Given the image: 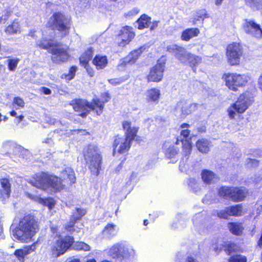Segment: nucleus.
I'll return each instance as SVG.
<instances>
[{
  "mask_svg": "<svg viewBox=\"0 0 262 262\" xmlns=\"http://www.w3.org/2000/svg\"><path fill=\"white\" fill-rule=\"evenodd\" d=\"M38 230V223L34 217L27 215L20 219L18 226L13 230V235L17 240L27 243L31 239Z\"/></svg>",
  "mask_w": 262,
  "mask_h": 262,
  "instance_id": "1",
  "label": "nucleus"
},
{
  "mask_svg": "<svg viewBox=\"0 0 262 262\" xmlns=\"http://www.w3.org/2000/svg\"><path fill=\"white\" fill-rule=\"evenodd\" d=\"M33 186L43 190L60 191L63 188L61 179L45 172L36 174L29 181Z\"/></svg>",
  "mask_w": 262,
  "mask_h": 262,
  "instance_id": "2",
  "label": "nucleus"
},
{
  "mask_svg": "<svg viewBox=\"0 0 262 262\" xmlns=\"http://www.w3.org/2000/svg\"><path fill=\"white\" fill-rule=\"evenodd\" d=\"M36 45L39 48L48 50L52 54V61L55 63H60L66 61L69 58V55L66 49L56 47L53 41L50 39L42 38L36 41Z\"/></svg>",
  "mask_w": 262,
  "mask_h": 262,
  "instance_id": "3",
  "label": "nucleus"
},
{
  "mask_svg": "<svg viewBox=\"0 0 262 262\" xmlns=\"http://www.w3.org/2000/svg\"><path fill=\"white\" fill-rule=\"evenodd\" d=\"M84 156L85 160L89 164L91 172L94 175L98 176L100 172L101 163V156L98 147L94 145H89L84 151Z\"/></svg>",
  "mask_w": 262,
  "mask_h": 262,
  "instance_id": "4",
  "label": "nucleus"
},
{
  "mask_svg": "<svg viewBox=\"0 0 262 262\" xmlns=\"http://www.w3.org/2000/svg\"><path fill=\"white\" fill-rule=\"evenodd\" d=\"M253 98L248 93L240 95L237 100L228 108L229 117L230 119L235 118L236 113H244L253 102Z\"/></svg>",
  "mask_w": 262,
  "mask_h": 262,
  "instance_id": "5",
  "label": "nucleus"
},
{
  "mask_svg": "<svg viewBox=\"0 0 262 262\" xmlns=\"http://www.w3.org/2000/svg\"><path fill=\"white\" fill-rule=\"evenodd\" d=\"M226 86L231 90L237 91L238 87H242L251 80L249 74H238L236 73H228L224 75Z\"/></svg>",
  "mask_w": 262,
  "mask_h": 262,
  "instance_id": "6",
  "label": "nucleus"
},
{
  "mask_svg": "<svg viewBox=\"0 0 262 262\" xmlns=\"http://www.w3.org/2000/svg\"><path fill=\"white\" fill-rule=\"evenodd\" d=\"M74 243V238L71 236H67L62 238L59 235L58 239H56L51 248L52 256L58 257L63 254Z\"/></svg>",
  "mask_w": 262,
  "mask_h": 262,
  "instance_id": "7",
  "label": "nucleus"
},
{
  "mask_svg": "<svg viewBox=\"0 0 262 262\" xmlns=\"http://www.w3.org/2000/svg\"><path fill=\"white\" fill-rule=\"evenodd\" d=\"M69 23L70 20L68 18L60 13H56L50 17L49 25L53 29H57L66 35L69 32Z\"/></svg>",
  "mask_w": 262,
  "mask_h": 262,
  "instance_id": "8",
  "label": "nucleus"
},
{
  "mask_svg": "<svg viewBox=\"0 0 262 262\" xmlns=\"http://www.w3.org/2000/svg\"><path fill=\"white\" fill-rule=\"evenodd\" d=\"M226 55L228 63L232 66L238 64L243 55V49L239 43L233 42L227 48Z\"/></svg>",
  "mask_w": 262,
  "mask_h": 262,
  "instance_id": "9",
  "label": "nucleus"
},
{
  "mask_svg": "<svg viewBox=\"0 0 262 262\" xmlns=\"http://www.w3.org/2000/svg\"><path fill=\"white\" fill-rule=\"evenodd\" d=\"M70 104L75 111L79 112V115L82 117H86L90 110H97L94 102L90 103L86 100L81 99L73 100Z\"/></svg>",
  "mask_w": 262,
  "mask_h": 262,
  "instance_id": "10",
  "label": "nucleus"
},
{
  "mask_svg": "<svg viewBox=\"0 0 262 262\" xmlns=\"http://www.w3.org/2000/svg\"><path fill=\"white\" fill-rule=\"evenodd\" d=\"M135 37L133 29L130 26H125L120 31L117 38V42L119 46L124 47L128 44Z\"/></svg>",
  "mask_w": 262,
  "mask_h": 262,
  "instance_id": "11",
  "label": "nucleus"
},
{
  "mask_svg": "<svg viewBox=\"0 0 262 262\" xmlns=\"http://www.w3.org/2000/svg\"><path fill=\"white\" fill-rule=\"evenodd\" d=\"M198 104L195 103H189L186 101H180L176 106V110L181 118H185L187 115L195 112Z\"/></svg>",
  "mask_w": 262,
  "mask_h": 262,
  "instance_id": "12",
  "label": "nucleus"
},
{
  "mask_svg": "<svg viewBox=\"0 0 262 262\" xmlns=\"http://www.w3.org/2000/svg\"><path fill=\"white\" fill-rule=\"evenodd\" d=\"M244 32L254 37L259 38L262 37V30L259 25L253 20L246 19L243 24Z\"/></svg>",
  "mask_w": 262,
  "mask_h": 262,
  "instance_id": "13",
  "label": "nucleus"
},
{
  "mask_svg": "<svg viewBox=\"0 0 262 262\" xmlns=\"http://www.w3.org/2000/svg\"><path fill=\"white\" fill-rule=\"evenodd\" d=\"M133 141L125 137H117L114 142V152L122 154L128 151Z\"/></svg>",
  "mask_w": 262,
  "mask_h": 262,
  "instance_id": "14",
  "label": "nucleus"
},
{
  "mask_svg": "<svg viewBox=\"0 0 262 262\" xmlns=\"http://www.w3.org/2000/svg\"><path fill=\"white\" fill-rule=\"evenodd\" d=\"M164 65V61L158 60L157 64L151 69L147 76L148 81H160L163 78Z\"/></svg>",
  "mask_w": 262,
  "mask_h": 262,
  "instance_id": "15",
  "label": "nucleus"
},
{
  "mask_svg": "<svg viewBox=\"0 0 262 262\" xmlns=\"http://www.w3.org/2000/svg\"><path fill=\"white\" fill-rule=\"evenodd\" d=\"M121 248V257L123 262H130L135 258L136 252L132 246L122 244Z\"/></svg>",
  "mask_w": 262,
  "mask_h": 262,
  "instance_id": "16",
  "label": "nucleus"
},
{
  "mask_svg": "<svg viewBox=\"0 0 262 262\" xmlns=\"http://www.w3.org/2000/svg\"><path fill=\"white\" fill-rule=\"evenodd\" d=\"M122 126L125 130V137L134 140L137 135L139 127L134 123L128 121H124L122 123Z\"/></svg>",
  "mask_w": 262,
  "mask_h": 262,
  "instance_id": "17",
  "label": "nucleus"
},
{
  "mask_svg": "<svg viewBox=\"0 0 262 262\" xmlns=\"http://www.w3.org/2000/svg\"><path fill=\"white\" fill-rule=\"evenodd\" d=\"M26 195L31 200L44 206H47L50 210H51L55 205V202L54 200L51 198L43 199L39 196L35 195L28 192L26 193Z\"/></svg>",
  "mask_w": 262,
  "mask_h": 262,
  "instance_id": "18",
  "label": "nucleus"
},
{
  "mask_svg": "<svg viewBox=\"0 0 262 262\" xmlns=\"http://www.w3.org/2000/svg\"><path fill=\"white\" fill-rule=\"evenodd\" d=\"M161 91L158 88H151L148 90L145 94L146 99L148 102L158 103L161 97Z\"/></svg>",
  "mask_w": 262,
  "mask_h": 262,
  "instance_id": "19",
  "label": "nucleus"
},
{
  "mask_svg": "<svg viewBox=\"0 0 262 262\" xmlns=\"http://www.w3.org/2000/svg\"><path fill=\"white\" fill-rule=\"evenodd\" d=\"M76 211V214L73 215L70 222L66 226V229L71 233L76 231L74 227L75 220H79L85 213V210L80 208H77Z\"/></svg>",
  "mask_w": 262,
  "mask_h": 262,
  "instance_id": "20",
  "label": "nucleus"
},
{
  "mask_svg": "<svg viewBox=\"0 0 262 262\" xmlns=\"http://www.w3.org/2000/svg\"><path fill=\"white\" fill-rule=\"evenodd\" d=\"M2 189L1 195L3 201H5L10 196L11 193V185L9 180L6 178H2L0 180Z\"/></svg>",
  "mask_w": 262,
  "mask_h": 262,
  "instance_id": "21",
  "label": "nucleus"
},
{
  "mask_svg": "<svg viewBox=\"0 0 262 262\" xmlns=\"http://www.w3.org/2000/svg\"><path fill=\"white\" fill-rule=\"evenodd\" d=\"M102 101H100L98 98L93 99L94 103L96 108V113L98 115H100L103 111L104 107V103L108 101L110 96L107 93H104L102 94Z\"/></svg>",
  "mask_w": 262,
  "mask_h": 262,
  "instance_id": "22",
  "label": "nucleus"
},
{
  "mask_svg": "<svg viewBox=\"0 0 262 262\" xmlns=\"http://www.w3.org/2000/svg\"><path fill=\"white\" fill-rule=\"evenodd\" d=\"M118 232V228L114 224H108L102 231V235L104 238H111L115 236Z\"/></svg>",
  "mask_w": 262,
  "mask_h": 262,
  "instance_id": "23",
  "label": "nucleus"
},
{
  "mask_svg": "<svg viewBox=\"0 0 262 262\" xmlns=\"http://www.w3.org/2000/svg\"><path fill=\"white\" fill-rule=\"evenodd\" d=\"M200 32V30L198 28H192L186 29L182 32L181 38L182 40L188 41L191 38L198 36Z\"/></svg>",
  "mask_w": 262,
  "mask_h": 262,
  "instance_id": "24",
  "label": "nucleus"
},
{
  "mask_svg": "<svg viewBox=\"0 0 262 262\" xmlns=\"http://www.w3.org/2000/svg\"><path fill=\"white\" fill-rule=\"evenodd\" d=\"M203 181L207 184L215 183L218 180V177L212 171L204 169L201 173Z\"/></svg>",
  "mask_w": 262,
  "mask_h": 262,
  "instance_id": "25",
  "label": "nucleus"
},
{
  "mask_svg": "<svg viewBox=\"0 0 262 262\" xmlns=\"http://www.w3.org/2000/svg\"><path fill=\"white\" fill-rule=\"evenodd\" d=\"M248 191L246 188H233L232 191V200L234 202H239L244 200Z\"/></svg>",
  "mask_w": 262,
  "mask_h": 262,
  "instance_id": "26",
  "label": "nucleus"
},
{
  "mask_svg": "<svg viewBox=\"0 0 262 262\" xmlns=\"http://www.w3.org/2000/svg\"><path fill=\"white\" fill-rule=\"evenodd\" d=\"M144 50H145V48L142 47L134 50L130 52L126 57H125L124 62L126 63L129 64L135 63Z\"/></svg>",
  "mask_w": 262,
  "mask_h": 262,
  "instance_id": "27",
  "label": "nucleus"
},
{
  "mask_svg": "<svg viewBox=\"0 0 262 262\" xmlns=\"http://www.w3.org/2000/svg\"><path fill=\"white\" fill-rule=\"evenodd\" d=\"M93 63L97 70H100L106 67L108 63V60L106 56L98 55L95 57Z\"/></svg>",
  "mask_w": 262,
  "mask_h": 262,
  "instance_id": "28",
  "label": "nucleus"
},
{
  "mask_svg": "<svg viewBox=\"0 0 262 262\" xmlns=\"http://www.w3.org/2000/svg\"><path fill=\"white\" fill-rule=\"evenodd\" d=\"M187 183L190 190L194 193H198L202 189V184L199 179L190 178L188 180Z\"/></svg>",
  "mask_w": 262,
  "mask_h": 262,
  "instance_id": "29",
  "label": "nucleus"
},
{
  "mask_svg": "<svg viewBox=\"0 0 262 262\" xmlns=\"http://www.w3.org/2000/svg\"><path fill=\"white\" fill-rule=\"evenodd\" d=\"M198 149L202 153H207L210 150V143L205 139H201L196 143Z\"/></svg>",
  "mask_w": 262,
  "mask_h": 262,
  "instance_id": "30",
  "label": "nucleus"
},
{
  "mask_svg": "<svg viewBox=\"0 0 262 262\" xmlns=\"http://www.w3.org/2000/svg\"><path fill=\"white\" fill-rule=\"evenodd\" d=\"M34 245H32L30 248H26L24 249H20L16 250L14 252V255L21 261H23L25 256L28 255L31 250L34 249Z\"/></svg>",
  "mask_w": 262,
  "mask_h": 262,
  "instance_id": "31",
  "label": "nucleus"
},
{
  "mask_svg": "<svg viewBox=\"0 0 262 262\" xmlns=\"http://www.w3.org/2000/svg\"><path fill=\"white\" fill-rule=\"evenodd\" d=\"M174 56L181 62L187 63L189 60L190 53L187 52L186 49L183 48L180 49L179 52L176 53Z\"/></svg>",
  "mask_w": 262,
  "mask_h": 262,
  "instance_id": "32",
  "label": "nucleus"
},
{
  "mask_svg": "<svg viewBox=\"0 0 262 262\" xmlns=\"http://www.w3.org/2000/svg\"><path fill=\"white\" fill-rule=\"evenodd\" d=\"M121 246H122V244H115L108 250V254L113 258L121 257Z\"/></svg>",
  "mask_w": 262,
  "mask_h": 262,
  "instance_id": "33",
  "label": "nucleus"
},
{
  "mask_svg": "<svg viewBox=\"0 0 262 262\" xmlns=\"http://www.w3.org/2000/svg\"><path fill=\"white\" fill-rule=\"evenodd\" d=\"M93 56V51L89 49L83 53L79 58L80 64L85 68H86L88 63Z\"/></svg>",
  "mask_w": 262,
  "mask_h": 262,
  "instance_id": "34",
  "label": "nucleus"
},
{
  "mask_svg": "<svg viewBox=\"0 0 262 262\" xmlns=\"http://www.w3.org/2000/svg\"><path fill=\"white\" fill-rule=\"evenodd\" d=\"M61 177L66 179H68L70 183H74L75 182L76 178L75 176L74 171L70 167L66 168L61 173Z\"/></svg>",
  "mask_w": 262,
  "mask_h": 262,
  "instance_id": "35",
  "label": "nucleus"
},
{
  "mask_svg": "<svg viewBox=\"0 0 262 262\" xmlns=\"http://www.w3.org/2000/svg\"><path fill=\"white\" fill-rule=\"evenodd\" d=\"M228 228L231 233L237 235H241L244 229L242 224L236 223H229Z\"/></svg>",
  "mask_w": 262,
  "mask_h": 262,
  "instance_id": "36",
  "label": "nucleus"
},
{
  "mask_svg": "<svg viewBox=\"0 0 262 262\" xmlns=\"http://www.w3.org/2000/svg\"><path fill=\"white\" fill-rule=\"evenodd\" d=\"M181 141L183 144V155L186 160H187L192 150L191 144L189 140L186 139H182Z\"/></svg>",
  "mask_w": 262,
  "mask_h": 262,
  "instance_id": "37",
  "label": "nucleus"
},
{
  "mask_svg": "<svg viewBox=\"0 0 262 262\" xmlns=\"http://www.w3.org/2000/svg\"><path fill=\"white\" fill-rule=\"evenodd\" d=\"M138 28L143 29L149 27L150 24V18L146 15H142L137 20Z\"/></svg>",
  "mask_w": 262,
  "mask_h": 262,
  "instance_id": "38",
  "label": "nucleus"
},
{
  "mask_svg": "<svg viewBox=\"0 0 262 262\" xmlns=\"http://www.w3.org/2000/svg\"><path fill=\"white\" fill-rule=\"evenodd\" d=\"M230 216H241L243 214V207L241 204L228 207Z\"/></svg>",
  "mask_w": 262,
  "mask_h": 262,
  "instance_id": "39",
  "label": "nucleus"
},
{
  "mask_svg": "<svg viewBox=\"0 0 262 262\" xmlns=\"http://www.w3.org/2000/svg\"><path fill=\"white\" fill-rule=\"evenodd\" d=\"M233 188L225 186L222 187L219 190V193L221 196L225 199L232 200Z\"/></svg>",
  "mask_w": 262,
  "mask_h": 262,
  "instance_id": "40",
  "label": "nucleus"
},
{
  "mask_svg": "<svg viewBox=\"0 0 262 262\" xmlns=\"http://www.w3.org/2000/svg\"><path fill=\"white\" fill-rule=\"evenodd\" d=\"M8 34H13L19 32V25L18 22L15 20L11 25H9L5 29Z\"/></svg>",
  "mask_w": 262,
  "mask_h": 262,
  "instance_id": "41",
  "label": "nucleus"
},
{
  "mask_svg": "<svg viewBox=\"0 0 262 262\" xmlns=\"http://www.w3.org/2000/svg\"><path fill=\"white\" fill-rule=\"evenodd\" d=\"M12 105L16 110L20 109L24 107L25 102L22 98L16 97L13 99Z\"/></svg>",
  "mask_w": 262,
  "mask_h": 262,
  "instance_id": "42",
  "label": "nucleus"
},
{
  "mask_svg": "<svg viewBox=\"0 0 262 262\" xmlns=\"http://www.w3.org/2000/svg\"><path fill=\"white\" fill-rule=\"evenodd\" d=\"M201 61L202 59L200 57L190 53V56L187 63H189L190 66L193 67L201 63Z\"/></svg>",
  "mask_w": 262,
  "mask_h": 262,
  "instance_id": "43",
  "label": "nucleus"
},
{
  "mask_svg": "<svg viewBox=\"0 0 262 262\" xmlns=\"http://www.w3.org/2000/svg\"><path fill=\"white\" fill-rule=\"evenodd\" d=\"M74 248L78 250L87 251L90 250V246L84 242H80L74 244Z\"/></svg>",
  "mask_w": 262,
  "mask_h": 262,
  "instance_id": "44",
  "label": "nucleus"
},
{
  "mask_svg": "<svg viewBox=\"0 0 262 262\" xmlns=\"http://www.w3.org/2000/svg\"><path fill=\"white\" fill-rule=\"evenodd\" d=\"M179 150L175 147H170L168 148L166 151V156L168 158H176L178 154Z\"/></svg>",
  "mask_w": 262,
  "mask_h": 262,
  "instance_id": "45",
  "label": "nucleus"
},
{
  "mask_svg": "<svg viewBox=\"0 0 262 262\" xmlns=\"http://www.w3.org/2000/svg\"><path fill=\"white\" fill-rule=\"evenodd\" d=\"M19 59L12 58L8 60V66L9 70L11 71H14L17 66Z\"/></svg>",
  "mask_w": 262,
  "mask_h": 262,
  "instance_id": "46",
  "label": "nucleus"
},
{
  "mask_svg": "<svg viewBox=\"0 0 262 262\" xmlns=\"http://www.w3.org/2000/svg\"><path fill=\"white\" fill-rule=\"evenodd\" d=\"M247 258L245 256L242 255H235L231 256L228 262H246Z\"/></svg>",
  "mask_w": 262,
  "mask_h": 262,
  "instance_id": "47",
  "label": "nucleus"
},
{
  "mask_svg": "<svg viewBox=\"0 0 262 262\" xmlns=\"http://www.w3.org/2000/svg\"><path fill=\"white\" fill-rule=\"evenodd\" d=\"M139 12V9L134 8L127 12L124 13V17L127 19H131Z\"/></svg>",
  "mask_w": 262,
  "mask_h": 262,
  "instance_id": "48",
  "label": "nucleus"
},
{
  "mask_svg": "<svg viewBox=\"0 0 262 262\" xmlns=\"http://www.w3.org/2000/svg\"><path fill=\"white\" fill-rule=\"evenodd\" d=\"M204 217L201 213H198L195 215L193 219V223L194 226H199L203 225V220Z\"/></svg>",
  "mask_w": 262,
  "mask_h": 262,
  "instance_id": "49",
  "label": "nucleus"
},
{
  "mask_svg": "<svg viewBox=\"0 0 262 262\" xmlns=\"http://www.w3.org/2000/svg\"><path fill=\"white\" fill-rule=\"evenodd\" d=\"M183 47H180L176 44H171L167 47V51L171 53H174V55L176 53L179 52L180 49H182Z\"/></svg>",
  "mask_w": 262,
  "mask_h": 262,
  "instance_id": "50",
  "label": "nucleus"
},
{
  "mask_svg": "<svg viewBox=\"0 0 262 262\" xmlns=\"http://www.w3.org/2000/svg\"><path fill=\"white\" fill-rule=\"evenodd\" d=\"M246 4L251 8L257 7L262 4V0H245Z\"/></svg>",
  "mask_w": 262,
  "mask_h": 262,
  "instance_id": "51",
  "label": "nucleus"
},
{
  "mask_svg": "<svg viewBox=\"0 0 262 262\" xmlns=\"http://www.w3.org/2000/svg\"><path fill=\"white\" fill-rule=\"evenodd\" d=\"M217 214L220 218L227 219L228 216H230L229 211L228 210V207L219 211Z\"/></svg>",
  "mask_w": 262,
  "mask_h": 262,
  "instance_id": "52",
  "label": "nucleus"
},
{
  "mask_svg": "<svg viewBox=\"0 0 262 262\" xmlns=\"http://www.w3.org/2000/svg\"><path fill=\"white\" fill-rule=\"evenodd\" d=\"M238 249L237 246L234 243H229L227 244L225 250L229 252V254Z\"/></svg>",
  "mask_w": 262,
  "mask_h": 262,
  "instance_id": "53",
  "label": "nucleus"
},
{
  "mask_svg": "<svg viewBox=\"0 0 262 262\" xmlns=\"http://www.w3.org/2000/svg\"><path fill=\"white\" fill-rule=\"evenodd\" d=\"M10 14L11 12L10 11L5 10L4 14L2 16H0V23H5L8 20Z\"/></svg>",
  "mask_w": 262,
  "mask_h": 262,
  "instance_id": "54",
  "label": "nucleus"
},
{
  "mask_svg": "<svg viewBox=\"0 0 262 262\" xmlns=\"http://www.w3.org/2000/svg\"><path fill=\"white\" fill-rule=\"evenodd\" d=\"M184 223V221L183 220H177L173 222V223L172 224V227L173 228H181V227H183V224Z\"/></svg>",
  "mask_w": 262,
  "mask_h": 262,
  "instance_id": "55",
  "label": "nucleus"
},
{
  "mask_svg": "<svg viewBox=\"0 0 262 262\" xmlns=\"http://www.w3.org/2000/svg\"><path fill=\"white\" fill-rule=\"evenodd\" d=\"M76 71V68L75 67H72L70 68L69 70V73L68 75H67V79L69 80H71L74 77Z\"/></svg>",
  "mask_w": 262,
  "mask_h": 262,
  "instance_id": "56",
  "label": "nucleus"
},
{
  "mask_svg": "<svg viewBox=\"0 0 262 262\" xmlns=\"http://www.w3.org/2000/svg\"><path fill=\"white\" fill-rule=\"evenodd\" d=\"M207 13H206V10H199L198 12H197V16L198 17V18L197 19L198 20H199V18H204L205 17H207Z\"/></svg>",
  "mask_w": 262,
  "mask_h": 262,
  "instance_id": "57",
  "label": "nucleus"
},
{
  "mask_svg": "<svg viewBox=\"0 0 262 262\" xmlns=\"http://www.w3.org/2000/svg\"><path fill=\"white\" fill-rule=\"evenodd\" d=\"M109 82L113 85H118L123 82V80L120 78H114L108 80Z\"/></svg>",
  "mask_w": 262,
  "mask_h": 262,
  "instance_id": "58",
  "label": "nucleus"
},
{
  "mask_svg": "<svg viewBox=\"0 0 262 262\" xmlns=\"http://www.w3.org/2000/svg\"><path fill=\"white\" fill-rule=\"evenodd\" d=\"M184 256V252H178L176 254V261L180 262L183 258Z\"/></svg>",
  "mask_w": 262,
  "mask_h": 262,
  "instance_id": "59",
  "label": "nucleus"
},
{
  "mask_svg": "<svg viewBox=\"0 0 262 262\" xmlns=\"http://www.w3.org/2000/svg\"><path fill=\"white\" fill-rule=\"evenodd\" d=\"M190 134V131L187 129H184L181 132V136H183L184 138H187Z\"/></svg>",
  "mask_w": 262,
  "mask_h": 262,
  "instance_id": "60",
  "label": "nucleus"
},
{
  "mask_svg": "<svg viewBox=\"0 0 262 262\" xmlns=\"http://www.w3.org/2000/svg\"><path fill=\"white\" fill-rule=\"evenodd\" d=\"M255 185H260V186L262 185V176H258L256 178H255L253 181Z\"/></svg>",
  "mask_w": 262,
  "mask_h": 262,
  "instance_id": "61",
  "label": "nucleus"
},
{
  "mask_svg": "<svg viewBox=\"0 0 262 262\" xmlns=\"http://www.w3.org/2000/svg\"><path fill=\"white\" fill-rule=\"evenodd\" d=\"M40 90L46 95H49L51 93V91L49 88L42 87Z\"/></svg>",
  "mask_w": 262,
  "mask_h": 262,
  "instance_id": "62",
  "label": "nucleus"
},
{
  "mask_svg": "<svg viewBox=\"0 0 262 262\" xmlns=\"http://www.w3.org/2000/svg\"><path fill=\"white\" fill-rule=\"evenodd\" d=\"M258 85L259 89L262 91V74L258 79Z\"/></svg>",
  "mask_w": 262,
  "mask_h": 262,
  "instance_id": "63",
  "label": "nucleus"
},
{
  "mask_svg": "<svg viewBox=\"0 0 262 262\" xmlns=\"http://www.w3.org/2000/svg\"><path fill=\"white\" fill-rule=\"evenodd\" d=\"M186 262H198L196 259L191 256H188L186 258Z\"/></svg>",
  "mask_w": 262,
  "mask_h": 262,
  "instance_id": "64",
  "label": "nucleus"
}]
</instances>
